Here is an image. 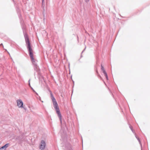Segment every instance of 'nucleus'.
I'll return each instance as SVG.
<instances>
[{"label":"nucleus","instance_id":"obj_15","mask_svg":"<svg viewBox=\"0 0 150 150\" xmlns=\"http://www.w3.org/2000/svg\"><path fill=\"white\" fill-rule=\"evenodd\" d=\"M102 71H103V74H104V75H105L107 74V73L105 71V70Z\"/></svg>","mask_w":150,"mask_h":150},{"label":"nucleus","instance_id":"obj_4","mask_svg":"<svg viewBox=\"0 0 150 150\" xmlns=\"http://www.w3.org/2000/svg\"><path fill=\"white\" fill-rule=\"evenodd\" d=\"M45 146L46 143L45 141L43 140H42L40 145V149L41 150H43L45 148Z\"/></svg>","mask_w":150,"mask_h":150},{"label":"nucleus","instance_id":"obj_16","mask_svg":"<svg viewBox=\"0 0 150 150\" xmlns=\"http://www.w3.org/2000/svg\"><path fill=\"white\" fill-rule=\"evenodd\" d=\"M102 71H103V74H104V75H105L107 74V73L105 71V70Z\"/></svg>","mask_w":150,"mask_h":150},{"label":"nucleus","instance_id":"obj_17","mask_svg":"<svg viewBox=\"0 0 150 150\" xmlns=\"http://www.w3.org/2000/svg\"><path fill=\"white\" fill-rule=\"evenodd\" d=\"M18 16L19 17V18H20L21 17V13H18Z\"/></svg>","mask_w":150,"mask_h":150},{"label":"nucleus","instance_id":"obj_26","mask_svg":"<svg viewBox=\"0 0 150 150\" xmlns=\"http://www.w3.org/2000/svg\"><path fill=\"white\" fill-rule=\"evenodd\" d=\"M35 93H36V95H37V96H38V94L37 92H35Z\"/></svg>","mask_w":150,"mask_h":150},{"label":"nucleus","instance_id":"obj_20","mask_svg":"<svg viewBox=\"0 0 150 150\" xmlns=\"http://www.w3.org/2000/svg\"><path fill=\"white\" fill-rule=\"evenodd\" d=\"M98 77H100V79H102V78L101 76H100V75L99 74H98Z\"/></svg>","mask_w":150,"mask_h":150},{"label":"nucleus","instance_id":"obj_14","mask_svg":"<svg viewBox=\"0 0 150 150\" xmlns=\"http://www.w3.org/2000/svg\"><path fill=\"white\" fill-rule=\"evenodd\" d=\"M30 79H29V80H28V82L29 86L31 88V87H32L31 86L30 84Z\"/></svg>","mask_w":150,"mask_h":150},{"label":"nucleus","instance_id":"obj_11","mask_svg":"<svg viewBox=\"0 0 150 150\" xmlns=\"http://www.w3.org/2000/svg\"><path fill=\"white\" fill-rule=\"evenodd\" d=\"M5 148L4 146L1 147L0 148V150H5Z\"/></svg>","mask_w":150,"mask_h":150},{"label":"nucleus","instance_id":"obj_25","mask_svg":"<svg viewBox=\"0 0 150 150\" xmlns=\"http://www.w3.org/2000/svg\"><path fill=\"white\" fill-rule=\"evenodd\" d=\"M77 40H78V42H79V37L77 35Z\"/></svg>","mask_w":150,"mask_h":150},{"label":"nucleus","instance_id":"obj_8","mask_svg":"<svg viewBox=\"0 0 150 150\" xmlns=\"http://www.w3.org/2000/svg\"><path fill=\"white\" fill-rule=\"evenodd\" d=\"M42 8H43L44 10V8H45V3L44 2V0H42Z\"/></svg>","mask_w":150,"mask_h":150},{"label":"nucleus","instance_id":"obj_1","mask_svg":"<svg viewBox=\"0 0 150 150\" xmlns=\"http://www.w3.org/2000/svg\"><path fill=\"white\" fill-rule=\"evenodd\" d=\"M23 34L25 38V42L27 45V47L29 52V55L31 60H33L34 58L33 56V53L32 52V49L31 48L30 43L29 40V38L27 33H25L23 30Z\"/></svg>","mask_w":150,"mask_h":150},{"label":"nucleus","instance_id":"obj_24","mask_svg":"<svg viewBox=\"0 0 150 150\" xmlns=\"http://www.w3.org/2000/svg\"><path fill=\"white\" fill-rule=\"evenodd\" d=\"M86 48V47H85V49L83 50V51H82V52L81 53H82L85 50Z\"/></svg>","mask_w":150,"mask_h":150},{"label":"nucleus","instance_id":"obj_28","mask_svg":"<svg viewBox=\"0 0 150 150\" xmlns=\"http://www.w3.org/2000/svg\"><path fill=\"white\" fill-rule=\"evenodd\" d=\"M8 52V53L9 54V52Z\"/></svg>","mask_w":150,"mask_h":150},{"label":"nucleus","instance_id":"obj_7","mask_svg":"<svg viewBox=\"0 0 150 150\" xmlns=\"http://www.w3.org/2000/svg\"><path fill=\"white\" fill-rule=\"evenodd\" d=\"M135 136L136 138L137 139V140L139 141V144L141 145V150H142V144H141V143L140 140L139 139L138 137H137V135L135 133Z\"/></svg>","mask_w":150,"mask_h":150},{"label":"nucleus","instance_id":"obj_2","mask_svg":"<svg viewBox=\"0 0 150 150\" xmlns=\"http://www.w3.org/2000/svg\"><path fill=\"white\" fill-rule=\"evenodd\" d=\"M54 107L55 109L56 113L57 114L58 117L59 118L60 122L62 123V115L59 110L58 105L56 100L52 101Z\"/></svg>","mask_w":150,"mask_h":150},{"label":"nucleus","instance_id":"obj_22","mask_svg":"<svg viewBox=\"0 0 150 150\" xmlns=\"http://www.w3.org/2000/svg\"><path fill=\"white\" fill-rule=\"evenodd\" d=\"M31 89L33 90V91L34 92H35V91L34 90V89L32 87L31 88Z\"/></svg>","mask_w":150,"mask_h":150},{"label":"nucleus","instance_id":"obj_18","mask_svg":"<svg viewBox=\"0 0 150 150\" xmlns=\"http://www.w3.org/2000/svg\"><path fill=\"white\" fill-rule=\"evenodd\" d=\"M129 127L131 129V130L132 131V132L133 133H135L134 132L133 129H132V127H131V126H129Z\"/></svg>","mask_w":150,"mask_h":150},{"label":"nucleus","instance_id":"obj_29","mask_svg":"<svg viewBox=\"0 0 150 150\" xmlns=\"http://www.w3.org/2000/svg\"><path fill=\"white\" fill-rule=\"evenodd\" d=\"M14 2V0H12Z\"/></svg>","mask_w":150,"mask_h":150},{"label":"nucleus","instance_id":"obj_27","mask_svg":"<svg viewBox=\"0 0 150 150\" xmlns=\"http://www.w3.org/2000/svg\"><path fill=\"white\" fill-rule=\"evenodd\" d=\"M96 73H97V75H98V74H99L98 72V71L97 70H96Z\"/></svg>","mask_w":150,"mask_h":150},{"label":"nucleus","instance_id":"obj_3","mask_svg":"<svg viewBox=\"0 0 150 150\" xmlns=\"http://www.w3.org/2000/svg\"><path fill=\"white\" fill-rule=\"evenodd\" d=\"M17 105L19 108H23L25 110V108H24L23 107V102L21 99H18L17 100Z\"/></svg>","mask_w":150,"mask_h":150},{"label":"nucleus","instance_id":"obj_23","mask_svg":"<svg viewBox=\"0 0 150 150\" xmlns=\"http://www.w3.org/2000/svg\"><path fill=\"white\" fill-rule=\"evenodd\" d=\"M3 46V47H4V46H3V44L2 43H1L0 45V46Z\"/></svg>","mask_w":150,"mask_h":150},{"label":"nucleus","instance_id":"obj_19","mask_svg":"<svg viewBox=\"0 0 150 150\" xmlns=\"http://www.w3.org/2000/svg\"><path fill=\"white\" fill-rule=\"evenodd\" d=\"M105 78H106V79H107V80H108V76L107 74L105 75Z\"/></svg>","mask_w":150,"mask_h":150},{"label":"nucleus","instance_id":"obj_21","mask_svg":"<svg viewBox=\"0 0 150 150\" xmlns=\"http://www.w3.org/2000/svg\"><path fill=\"white\" fill-rule=\"evenodd\" d=\"M85 2L86 3H88V2H89L90 0H84Z\"/></svg>","mask_w":150,"mask_h":150},{"label":"nucleus","instance_id":"obj_13","mask_svg":"<svg viewBox=\"0 0 150 150\" xmlns=\"http://www.w3.org/2000/svg\"><path fill=\"white\" fill-rule=\"evenodd\" d=\"M101 70L102 71L105 70V69L102 64H101Z\"/></svg>","mask_w":150,"mask_h":150},{"label":"nucleus","instance_id":"obj_10","mask_svg":"<svg viewBox=\"0 0 150 150\" xmlns=\"http://www.w3.org/2000/svg\"><path fill=\"white\" fill-rule=\"evenodd\" d=\"M9 144H7L4 146L5 148V149H6L8 146Z\"/></svg>","mask_w":150,"mask_h":150},{"label":"nucleus","instance_id":"obj_9","mask_svg":"<svg viewBox=\"0 0 150 150\" xmlns=\"http://www.w3.org/2000/svg\"><path fill=\"white\" fill-rule=\"evenodd\" d=\"M10 44H11V46H13V47H14L15 46H16V44L14 42H11L10 41Z\"/></svg>","mask_w":150,"mask_h":150},{"label":"nucleus","instance_id":"obj_12","mask_svg":"<svg viewBox=\"0 0 150 150\" xmlns=\"http://www.w3.org/2000/svg\"><path fill=\"white\" fill-rule=\"evenodd\" d=\"M16 11H17L18 13H21L20 10L18 8H17Z\"/></svg>","mask_w":150,"mask_h":150},{"label":"nucleus","instance_id":"obj_6","mask_svg":"<svg viewBox=\"0 0 150 150\" xmlns=\"http://www.w3.org/2000/svg\"><path fill=\"white\" fill-rule=\"evenodd\" d=\"M49 91L50 93L51 98L52 101L56 99H55V98H54V96H53V95L51 91Z\"/></svg>","mask_w":150,"mask_h":150},{"label":"nucleus","instance_id":"obj_5","mask_svg":"<svg viewBox=\"0 0 150 150\" xmlns=\"http://www.w3.org/2000/svg\"><path fill=\"white\" fill-rule=\"evenodd\" d=\"M31 61L34 67L35 68L37 69H38V66L37 65V63L36 62V61L34 59L33 60H31Z\"/></svg>","mask_w":150,"mask_h":150}]
</instances>
